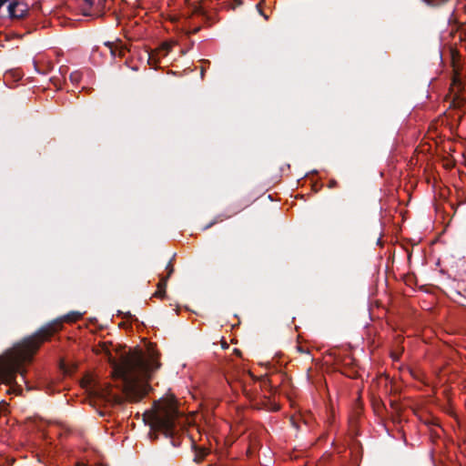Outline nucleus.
Returning a JSON list of instances; mask_svg holds the SVG:
<instances>
[{
    "mask_svg": "<svg viewBox=\"0 0 466 466\" xmlns=\"http://www.w3.org/2000/svg\"><path fill=\"white\" fill-rule=\"evenodd\" d=\"M80 78V76L77 72L72 73L70 75V79L72 82H78Z\"/></svg>",
    "mask_w": 466,
    "mask_h": 466,
    "instance_id": "obj_7",
    "label": "nucleus"
},
{
    "mask_svg": "<svg viewBox=\"0 0 466 466\" xmlns=\"http://www.w3.org/2000/svg\"><path fill=\"white\" fill-rule=\"evenodd\" d=\"M263 1H264V0H261V1H260V3H258V4L257 5V8L258 9V11H259L261 14H262V12H261V4H262V2H263Z\"/></svg>",
    "mask_w": 466,
    "mask_h": 466,
    "instance_id": "obj_12",
    "label": "nucleus"
},
{
    "mask_svg": "<svg viewBox=\"0 0 466 466\" xmlns=\"http://www.w3.org/2000/svg\"><path fill=\"white\" fill-rule=\"evenodd\" d=\"M154 412L151 414L150 423L154 430L162 431L166 436L174 432L178 411L175 400L167 399L155 402Z\"/></svg>",
    "mask_w": 466,
    "mask_h": 466,
    "instance_id": "obj_3",
    "label": "nucleus"
},
{
    "mask_svg": "<svg viewBox=\"0 0 466 466\" xmlns=\"http://www.w3.org/2000/svg\"><path fill=\"white\" fill-rule=\"evenodd\" d=\"M8 0H0V8L7 2Z\"/></svg>",
    "mask_w": 466,
    "mask_h": 466,
    "instance_id": "obj_13",
    "label": "nucleus"
},
{
    "mask_svg": "<svg viewBox=\"0 0 466 466\" xmlns=\"http://www.w3.org/2000/svg\"><path fill=\"white\" fill-rule=\"evenodd\" d=\"M110 347L111 344L101 342L94 348V351L107 357L113 369V378L120 382L119 387L126 397L131 401L141 400L150 389L148 379L159 367L155 353L150 350L145 353L135 349L120 354V360L116 361Z\"/></svg>",
    "mask_w": 466,
    "mask_h": 466,
    "instance_id": "obj_1",
    "label": "nucleus"
},
{
    "mask_svg": "<svg viewBox=\"0 0 466 466\" xmlns=\"http://www.w3.org/2000/svg\"><path fill=\"white\" fill-rule=\"evenodd\" d=\"M83 387L86 388L90 397L98 400L112 404L122 402L121 395L115 392L107 383L94 382L88 379L83 382Z\"/></svg>",
    "mask_w": 466,
    "mask_h": 466,
    "instance_id": "obj_4",
    "label": "nucleus"
},
{
    "mask_svg": "<svg viewBox=\"0 0 466 466\" xmlns=\"http://www.w3.org/2000/svg\"><path fill=\"white\" fill-rule=\"evenodd\" d=\"M82 315L81 312L72 311L63 318L50 322L35 335L15 345L3 356H0V380L10 384L15 380L17 372H20L23 378L24 373L21 370V366L31 361L40 345L62 328L63 321L76 322L82 318Z\"/></svg>",
    "mask_w": 466,
    "mask_h": 466,
    "instance_id": "obj_2",
    "label": "nucleus"
},
{
    "mask_svg": "<svg viewBox=\"0 0 466 466\" xmlns=\"http://www.w3.org/2000/svg\"><path fill=\"white\" fill-rule=\"evenodd\" d=\"M88 5H92L93 0H85Z\"/></svg>",
    "mask_w": 466,
    "mask_h": 466,
    "instance_id": "obj_14",
    "label": "nucleus"
},
{
    "mask_svg": "<svg viewBox=\"0 0 466 466\" xmlns=\"http://www.w3.org/2000/svg\"><path fill=\"white\" fill-rule=\"evenodd\" d=\"M166 290L165 289H158L155 292L154 296L157 298H163L165 295Z\"/></svg>",
    "mask_w": 466,
    "mask_h": 466,
    "instance_id": "obj_8",
    "label": "nucleus"
},
{
    "mask_svg": "<svg viewBox=\"0 0 466 466\" xmlns=\"http://www.w3.org/2000/svg\"><path fill=\"white\" fill-rule=\"evenodd\" d=\"M25 12V5L19 2H11L8 5V13L11 17L19 18L24 15Z\"/></svg>",
    "mask_w": 466,
    "mask_h": 466,
    "instance_id": "obj_5",
    "label": "nucleus"
},
{
    "mask_svg": "<svg viewBox=\"0 0 466 466\" xmlns=\"http://www.w3.org/2000/svg\"><path fill=\"white\" fill-rule=\"evenodd\" d=\"M161 48L163 50H165L166 52H168V50L170 49V45L168 43H164L161 46Z\"/></svg>",
    "mask_w": 466,
    "mask_h": 466,
    "instance_id": "obj_9",
    "label": "nucleus"
},
{
    "mask_svg": "<svg viewBox=\"0 0 466 466\" xmlns=\"http://www.w3.org/2000/svg\"><path fill=\"white\" fill-rule=\"evenodd\" d=\"M167 268H168V273H167V278H162L157 284L158 289H166L167 278L171 275V273L173 271V268L170 265L167 266Z\"/></svg>",
    "mask_w": 466,
    "mask_h": 466,
    "instance_id": "obj_6",
    "label": "nucleus"
},
{
    "mask_svg": "<svg viewBox=\"0 0 466 466\" xmlns=\"http://www.w3.org/2000/svg\"><path fill=\"white\" fill-rule=\"evenodd\" d=\"M464 264H465V261H463V260H460V261L458 262L457 267H458V268H463Z\"/></svg>",
    "mask_w": 466,
    "mask_h": 466,
    "instance_id": "obj_11",
    "label": "nucleus"
},
{
    "mask_svg": "<svg viewBox=\"0 0 466 466\" xmlns=\"http://www.w3.org/2000/svg\"><path fill=\"white\" fill-rule=\"evenodd\" d=\"M205 455H206V451H201V454H200L199 456H198V455H197L196 460H200V459H202L203 457H205Z\"/></svg>",
    "mask_w": 466,
    "mask_h": 466,
    "instance_id": "obj_10",
    "label": "nucleus"
}]
</instances>
